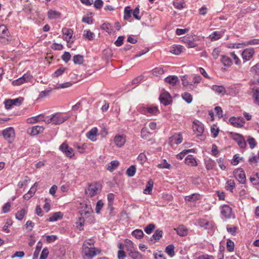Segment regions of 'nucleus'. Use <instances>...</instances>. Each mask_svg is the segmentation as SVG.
<instances>
[{
	"instance_id": "obj_44",
	"label": "nucleus",
	"mask_w": 259,
	"mask_h": 259,
	"mask_svg": "<svg viewBox=\"0 0 259 259\" xmlns=\"http://www.w3.org/2000/svg\"><path fill=\"white\" fill-rule=\"evenodd\" d=\"M132 234L137 239H141L144 236V233L141 230L136 229L132 232Z\"/></svg>"
},
{
	"instance_id": "obj_12",
	"label": "nucleus",
	"mask_w": 259,
	"mask_h": 259,
	"mask_svg": "<svg viewBox=\"0 0 259 259\" xmlns=\"http://www.w3.org/2000/svg\"><path fill=\"white\" fill-rule=\"evenodd\" d=\"M68 118L67 116H63L60 113H56L52 116L53 122L55 124H60L63 123Z\"/></svg>"
},
{
	"instance_id": "obj_5",
	"label": "nucleus",
	"mask_w": 259,
	"mask_h": 259,
	"mask_svg": "<svg viewBox=\"0 0 259 259\" xmlns=\"http://www.w3.org/2000/svg\"><path fill=\"white\" fill-rule=\"evenodd\" d=\"M159 99L160 103L164 106L168 105L172 102L170 94L165 91H163L160 93Z\"/></svg>"
},
{
	"instance_id": "obj_58",
	"label": "nucleus",
	"mask_w": 259,
	"mask_h": 259,
	"mask_svg": "<svg viewBox=\"0 0 259 259\" xmlns=\"http://www.w3.org/2000/svg\"><path fill=\"white\" fill-rule=\"evenodd\" d=\"M147 159L146 156L144 153H140L138 157V160L140 162L141 164H143Z\"/></svg>"
},
{
	"instance_id": "obj_57",
	"label": "nucleus",
	"mask_w": 259,
	"mask_h": 259,
	"mask_svg": "<svg viewBox=\"0 0 259 259\" xmlns=\"http://www.w3.org/2000/svg\"><path fill=\"white\" fill-rule=\"evenodd\" d=\"M103 206V203L101 200H99L96 206L95 210L97 213H99L101 209Z\"/></svg>"
},
{
	"instance_id": "obj_17",
	"label": "nucleus",
	"mask_w": 259,
	"mask_h": 259,
	"mask_svg": "<svg viewBox=\"0 0 259 259\" xmlns=\"http://www.w3.org/2000/svg\"><path fill=\"white\" fill-rule=\"evenodd\" d=\"M232 208L228 205H224L221 209V214L226 218H230L232 214Z\"/></svg>"
},
{
	"instance_id": "obj_33",
	"label": "nucleus",
	"mask_w": 259,
	"mask_h": 259,
	"mask_svg": "<svg viewBox=\"0 0 259 259\" xmlns=\"http://www.w3.org/2000/svg\"><path fill=\"white\" fill-rule=\"evenodd\" d=\"M221 62L224 66L228 67L231 66L232 64V62L231 58L225 55L222 56Z\"/></svg>"
},
{
	"instance_id": "obj_6",
	"label": "nucleus",
	"mask_w": 259,
	"mask_h": 259,
	"mask_svg": "<svg viewBox=\"0 0 259 259\" xmlns=\"http://www.w3.org/2000/svg\"><path fill=\"white\" fill-rule=\"evenodd\" d=\"M32 79V76L29 73H25L22 77L12 81L13 85H20L24 82L30 81Z\"/></svg>"
},
{
	"instance_id": "obj_54",
	"label": "nucleus",
	"mask_w": 259,
	"mask_h": 259,
	"mask_svg": "<svg viewBox=\"0 0 259 259\" xmlns=\"http://www.w3.org/2000/svg\"><path fill=\"white\" fill-rule=\"evenodd\" d=\"M247 142L251 149L254 148L256 145L255 139L252 137H248Z\"/></svg>"
},
{
	"instance_id": "obj_16",
	"label": "nucleus",
	"mask_w": 259,
	"mask_h": 259,
	"mask_svg": "<svg viewBox=\"0 0 259 259\" xmlns=\"http://www.w3.org/2000/svg\"><path fill=\"white\" fill-rule=\"evenodd\" d=\"M233 139L237 143L238 146L241 148H244L246 146V142L244 138L240 135L237 134L234 137Z\"/></svg>"
},
{
	"instance_id": "obj_10",
	"label": "nucleus",
	"mask_w": 259,
	"mask_h": 259,
	"mask_svg": "<svg viewBox=\"0 0 259 259\" xmlns=\"http://www.w3.org/2000/svg\"><path fill=\"white\" fill-rule=\"evenodd\" d=\"M229 121L233 126L236 127H241L243 126L245 124V121L241 117H231L229 119Z\"/></svg>"
},
{
	"instance_id": "obj_62",
	"label": "nucleus",
	"mask_w": 259,
	"mask_h": 259,
	"mask_svg": "<svg viewBox=\"0 0 259 259\" xmlns=\"http://www.w3.org/2000/svg\"><path fill=\"white\" fill-rule=\"evenodd\" d=\"M124 38V37L123 36H119L117 38V40L115 41L114 44L117 47L121 46L122 45V44H123V41Z\"/></svg>"
},
{
	"instance_id": "obj_9",
	"label": "nucleus",
	"mask_w": 259,
	"mask_h": 259,
	"mask_svg": "<svg viewBox=\"0 0 259 259\" xmlns=\"http://www.w3.org/2000/svg\"><path fill=\"white\" fill-rule=\"evenodd\" d=\"M10 33L5 25L0 26V38L3 40V42H7L9 41Z\"/></svg>"
},
{
	"instance_id": "obj_4",
	"label": "nucleus",
	"mask_w": 259,
	"mask_h": 259,
	"mask_svg": "<svg viewBox=\"0 0 259 259\" xmlns=\"http://www.w3.org/2000/svg\"><path fill=\"white\" fill-rule=\"evenodd\" d=\"M233 175L239 183L241 184H245L246 183V175L242 168L235 169L233 171Z\"/></svg>"
},
{
	"instance_id": "obj_52",
	"label": "nucleus",
	"mask_w": 259,
	"mask_h": 259,
	"mask_svg": "<svg viewBox=\"0 0 259 259\" xmlns=\"http://www.w3.org/2000/svg\"><path fill=\"white\" fill-rule=\"evenodd\" d=\"M155 228V225L153 224H150L145 228L144 230L147 234H150L153 232Z\"/></svg>"
},
{
	"instance_id": "obj_34",
	"label": "nucleus",
	"mask_w": 259,
	"mask_h": 259,
	"mask_svg": "<svg viewBox=\"0 0 259 259\" xmlns=\"http://www.w3.org/2000/svg\"><path fill=\"white\" fill-rule=\"evenodd\" d=\"M63 217V214L61 212H55L53 214V215L49 218L48 221L49 222H55L57 221L59 219H62Z\"/></svg>"
},
{
	"instance_id": "obj_38",
	"label": "nucleus",
	"mask_w": 259,
	"mask_h": 259,
	"mask_svg": "<svg viewBox=\"0 0 259 259\" xmlns=\"http://www.w3.org/2000/svg\"><path fill=\"white\" fill-rule=\"evenodd\" d=\"M132 17V10L130 7H126L124 11V19L129 20Z\"/></svg>"
},
{
	"instance_id": "obj_22",
	"label": "nucleus",
	"mask_w": 259,
	"mask_h": 259,
	"mask_svg": "<svg viewBox=\"0 0 259 259\" xmlns=\"http://www.w3.org/2000/svg\"><path fill=\"white\" fill-rule=\"evenodd\" d=\"M183 141V137L181 133H179L177 135H174L170 138L171 143L176 144H179L182 143Z\"/></svg>"
},
{
	"instance_id": "obj_40",
	"label": "nucleus",
	"mask_w": 259,
	"mask_h": 259,
	"mask_svg": "<svg viewBox=\"0 0 259 259\" xmlns=\"http://www.w3.org/2000/svg\"><path fill=\"white\" fill-rule=\"evenodd\" d=\"M94 36V33L91 32L90 30H84L83 31V36L88 40H93Z\"/></svg>"
},
{
	"instance_id": "obj_20",
	"label": "nucleus",
	"mask_w": 259,
	"mask_h": 259,
	"mask_svg": "<svg viewBox=\"0 0 259 259\" xmlns=\"http://www.w3.org/2000/svg\"><path fill=\"white\" fill-rule=\"evenodd\" d=\"M114 142L118 147H122L125 143V139L124 136L118 135L114 137Z\"/></svg>"
},
{
	"instance_id": "obj_2",
	"label": "nucleus",
	"mask_w": 259,
	"mask_h": 259,
	"mask_svg": "<svg viewBox=\"0 0 259 259\" xmlns=\"http://www.w3.org/2000/svg\"><path fill=\"white\" fill-rule=\"evenodd\" d=\"M2 134L4 139L10 143H12L15 139V130L12 127H9L4 130Z\"/></svg>"
},
{
	"instance_id": "obj_61",
	"label": "nucleus",
	"mask_w": 259,
	"mask_h": 259,
	"mask_svg": "<svg viewBox=\"0 0 259 259\" xmlns=\"http://www.w3.org/2000/svg\"><path fill=\"white\" fill-rule=\"evenodd\" d=\"M139 13L140 10L138 7L136 8L133 12V16L138 20L141 19V17L139 16Z\"/></svg>"
},
{
	"instance_id": "obj_56",
	"label": "nucleus",
	"mask_w": 259,
	"mask_h": 259,
	"mask_svg": "<svg viewBox=\"0 0 259 259\" xmlns=\"http://www.w3.org/2000/svg\"><path fill=\"white\" fill-rule=\"evenodd\" d=\"M163 73L164 70L161 67H157L153 70V73L156 76L162 74Z\"/></svg>"
},
{
	"instance_id": "obj_25",
	"label": "nucleus",
	"mask_w": 259,
	"mask_h": 259,
	"mask_svg": "<svg viewBox=\"0 0 259 259\" xmlns=\"http://www.w3.org/2000/svg\"><path fill=\"white\" fill-rule=\"evenodd\" d=\"M175 230H176L178 235L180 236H185L188 234L187 229L184 225H180Z\"/></svg>"
},
{
	"instance_id": "obj_7",
	"label": "nucleus",
	"mask_w": 259,
	"mask_h": 259,
	"mask_svg": "<svg viewBox=\"0 0 259 259\" xmlns=\"http://www.w3.org/2000/svg\"><path fill=\"white\" fill-rule=\"evenodd\" d=\"M59 150L64 153L68 157L71 158L74 156V152L72 148L69 147L66 142L63 143L60 146Z\"/></svg>"
},
{
	"instance_id": "obj_47",
	"label": "nucleus",
	"mask_w": 259,
	"mask_h": 259,
	"mask_svg": "<svg viewBox=\"0 0 259 259\" xmlns=\"http://www.w3.org/2000/svg\"><path fill=\"white\" fill-rule=\"evenodd\" d=\"M222 36V34L219 31H214L212 33H211L209 37L211 38V40H216L221 38Z\"/></svg>"
},
{
	"instance_id": "obj_8",
	"label": "nucleus",
	"mask_w": 259,
	"mask_h": 259,
	"mask_svg": "<svg viewBox=\"0 0 259 259\" xmlns=\"http://www.w3.org/2000/svg\"><path fill=\"white\" fill-rule=\"evenodd\" d=\"M140 112L145 114L156 115L159 110L156 106H149L141 108Z\"/></svg>"
},
{
	"instance_id": "obj_43",
	"label": "nucleus",
	"mask_w": 259,
	"mask_h": 259,
	"mask_svg": "<svg viewBox=\"0 0 259 259\" xmlns=\"http://www.w3.org/2000/svg\"><path fill=\"white\" fill-rule=\"evenodd\" d=\"M136 171V166L131 165L126 169V174L128 177H132L135 175Z\"/></svg>"
},
{
	"instance_id": "obj_32",
	"label": "nucleus",
	"mask_w": 259,
	"mask_h": 259,
	"mask_svg": "<svg viewBox=\"0 0 259 259\" xmlns=\"http://www.w3.org/2000/svg\"><path fill=\"white\" fill-rule=\"evenodd\" d=\"M27 210L25 208H23L20 210L17 211L15 214L16 219L18 220H22L24 217L27 214Z\"/></svg>"
},
{
	"instance_id": "obj_24",
	"label": "nucleus",
	"mask_w": 259,
	"mask_h": 259,
	"mask_svg": "<svg viewBox=\"0 0 259 259\" xmlns=\"http://www.w3.org/2000/svg\"><path fill=\"white\" fill-rule=\"evenodd\" d=\"M62 33L64 35H66L67 37L66 39L68 42L70 41L73 35V30L71 29L67 28H63L62 30Z\"/></svg>"
},
{
	"instance_id": "obj_21",
	"label": "nucleus",
	"mask_w": 259,
	"mask_h": 259,
	"mask_svg": "<svg viewBox=\"0 0 259 259\" xmlns=\"http://www.w3.org/2000/svg\"><path fill=\"white\" fill-rule=\"evenodd\" d=\"M44 130V128L41 126H34L31 129L29 134L31 136H34L41 133Z\"/></svg>"
},
{
	"instance_id": "obj_26",
	"label": "nucleus",
	"mask_w": 259,
	"mask_h": 259,
	"mask_svg": "<svg viewBox=\"0 0 259 259\" xmlns=\"http://www.w3.org/2000/svg\"><path fill=\"white\" fill-rule=\"evenodd\" d=\"M204 164L205 167L207 170L212 169L215 165V161L210 158L205 159Z\"/></svg>"
},
{
	"instance_id": "obj_39",
	"label": "nucleus",
	"mask_w": 259,
	"mask_h": 259,
	"mask_svg": "<svg viewBox=\"0 0 259 259\" xmlns=\"http://www.w3.org/2000/svg\"><path fill=\"white\" fill-rule=\"evenodd\" d=\"M73 61L75 64H81L83 63V57L80 55H76L73 57Z\"/></svg>"
},
{
	"instance_id": "obj_30",
	"label": "nucleus",
	"mask_w": 259,
	"mask_h": 259,
	"mask_svg": "<svg viewBox=\"0 0 259 259\" xmlns=\"http://www.w3.org/2000/svg\"><path fill=\"white\" fill-rule=\"evenodd\" d=\"M153 186V182L150 180L147 183L146 187L144 190V193L145 194H151Z\"/></svg>"
},
{
	"instance_id": "obj_51",
	"label": "nucleus",
	"mask_w": 259,
	"mask_h": 259,
	"mask_svg": "<svg viewBox=\"0 0 259 259\" xmlns=\"http://www.w3.org/2000/svg\"><path fill=\"white\" fill-rule=\"evenodd\" d=\"M157 167L160 168L169 169L170 167V164L168 163L165 159H163L161 163L157 165Z\"/></svg>"
},
{
	"instance_id": "obj_19",
	"label": "nucleus",
	"mask_w": 259,
	"mask_h": 259,
	"mask_svg": "<svg viewBox=\"0 0 259 259\" xmlns=\"http://www.w3.org/2000/svg\"><path fill=\"white\" fill-rule=\"evenodd\" d=\"M166 82L171 84L172 86L176 85L179 82L178 77L176 75H169L165 78Z\"/></svg>"
},
{
	"instance_id": "obj_41",
	"label": "nucleus",
	"mask_w": 259,
	"mask_h": 259,
	"mask_svg": "<svg viewBox=\"0 0 259 259\" xmlns=\"http://www.w3.org/2000/svg\"><path fill=\"white\" fill-rule=\"evenodd\" d=\"M175 247L172 244L168 245L165 248V252L171 257L174 256L175 253L174 251Z\"/></svg>"
},
{
	"instance_id": "obj_46",
	"label": "nucleus",
	"mask_w": 259,
	"mask_h": 259,
	"mask_svg": "<svg viewBox=\"0 0 259 259\" xmlns=\"http://www.w3.org/2000/svg\"><path fill=\"white\" fill-rule=\"evenodd\" d=\"M182 97L188 103H190L192 101V96L188 92H185L183 94Z\"/></svg>"
},
{
	"instance_id": "obj_48",
	"label": "nucleus",
	"mask_w": 259,
	"mask_h": 259,
	"mask_svg": "<svg viewBox=\"0 0 259 259\" xmlns=\"http://www.w3.org/2000/svg\"><path fill=\"white\" fill-rule=\"evenodd\" d=\"M226 246H227V249L229 251L232 252V251H233L234 250V246H235L234 245V243L231 240H230V239H228L227 240Z\"/></svg>"
},
{
	"instance_id": "obj_29",
	"label": "nucleus",
	"mask_w": 259,
	"mask_h": 259,
	"mask_svg": "<svg viewBox=\"0 0 259 259\" xmlns=\"http://www.w3.org/2000/svg\"><path fill=\"white\" fill-rule=\"evenodd\" d=\"M128 251H129V255L133 259H142V255L138 251L132 249L128 250Z\"/></svg>"
},
{
	"instance_id": "obj_42",
	"label": "nucleus",
	"mask_w": 259,
	"mask_h": 259,
	"mask_svg": "<svg viewBox=\"0 0 259 259\" xmlns=\"http://www.w3.org/2000/svg\"><path fill=\"white\" fill-rule=\"evenodd\" d=\"M253 98L256 104L259 105V89L253 88Z\"/></svg>"
},
{
	"instance_id": "obj_3",
	"label": "nucleus",
	"mask_w": 259,
	"mask_h": 259,
	"mask_svg": "<svg viewBox=\"0 0 259 259\" xmlns=\"http://www.w3.org/2000/svg\"><path fill=\"white\" fill-rule=\"evenodd\" d=\"M100 251L99 250H96L95 248L92 247H89L84 243L82 246V253L84 255L88 258H92L99 253Z\"/></svg>"
},
{
	"instance_id": "obj_23",
	"label": "nucleus",
	"mask_w": 259,
	"mask_h": 259,
	"mask_svg": "<svg viewBox=\"0 0 259 259\" xmlns=\"http://www.w3.org/2000/svg\"><path fill=\"white\" fill-rule=\"evenodd\" d=\"M184 48L183 46L180 45H174L170 48V52L176 55L180 54L183 51Z\"/></svg>"
},
{
	"instance_id": "obj_50",
	"label": "nucleus",
	"mask_w": 259,
	"mask_h": 259,
	"mask_svg": "<svg viewBox=\"0 0 259 259\" xmlns=\"http://www.w3.org/2000/svg\"><path fill=\"white\" fill-rule=\"evenodd\" d=\"M66 68L64 67H61L58 69L53 74V77H58L60 75H62L65 71Z\"/></svg>"
},
{
	"instance_id": "obj_49",
	"label": "nucleus",
	"mask_w": 259,
	"mask_h": 259,
	"mask_svg": "<svg viewBox=\"0 0 259 259\" xmlns=\"http://www.w3.org/2000/svg\"><path fill=\"white\" fill-rule=\"evenodd\" d=\"M141 135L143 139H147L150 137V133L147 128H143L141 130Z\"/></svg>"
},
{
	"instance_id": "obj_15",
	"label": "nucleus",
	"mask_w": 259,
	"mask_h": 259,
	"mask_svg": "<svg viewBox=\"0 0 259 259\" xmlns=\"http://www.w3.org/2000/svg\"><path fill=\"white\" fill-rule=\"evenodd\" d=\"M185 163L186 164L193 167L197 166L198 165L196 158L192 155H189L186 157Z\"/></svg>"
},
{
	"instance_id": "obj_60",
	"label": "nucleus",
	"mask_w": 259,
	"mask_h": 259,
	"mask_svg": "<svg viewBox=\"0 0 259 259\" xmlns=\"http://www.w3.org/2000/svg\"><path fill=\"white\" fill-rule=\"evenodd\" d=\"M108 200V206L111 207L113 204V201L114 199V195L113 193H109L107 196Z\"/></svg>"
},
{
	"instance_id": "obj_13",
	"label": "nucleus",
	"mask_w": 259,
	"mask_h": 259,
	"mask_svg": "<svg viewBox=\"0 0 259 259\" xmlns=\"http://www.w3.org/2000/svg\"><path fill=\"white\" fill-rule=\"evenodd\" d=\"M198 224L206 229H212L214 226V223L212 222L207 221L205 219H200L198 220Z\"/></svg>"
},
{
	"instance_id": "obj_37",
	"label": "nucleus",
	"mask_w": 259,
	"mask_h": 259,
	"mask_svg": "<svg viewBox=\"0 0 259 259\" xmlns=\"http://www.w3.org/2000/svg\"><path fill=\"white\" fill-rule=\"evenodd\" d=\"M163 232L160 230H156L155 233L153 234L151 237V240L153 239L155 240H159L162 236Z\"/></svg>"
},
{
	"instance_id": "obj_1",
	"label": "nucleus",
	"mask_w": 259,
	"mask_h": 259,
	"mask_svg": "<svg viewBox=\"0 0 259 259\" xmlns=\"http://www.w3.org/2000/svg\"><path fill=\"white\" fill-rule=\"evenodd\" d=\"M101 185L98 183L91 184L85 189V194L90 197H92L99 193L101 190Z\"/></svg>"
},
{
	"instance_id": "obj_36",
	"label": "nucleus",
	"mask_w": 259,
	"mask_h": 259,
	"mask_svg": "<svg viewBox=\"0 0 259 259\" xmlns=\"http://www.w3.org/2000/svg\"><path fill=\"white\" fill-rule=\"evenodd\" d=\"M249 180L253 185H259V173L256 172L252 175Z\"/></svg>"
},
{
	"instance_id": "obj_31",
	"label": "nucleus",
	"mask_w": 259,
	"mask_h": 259,
	"mask_svg": "<svg viewBox=\"0 0 259 259\" xmlns=\"http://www.w3.org/2000/svg\"><path fill=\"white\" fill-rule=\"evenodd\" d=\"M212 90L218 94H224L226 93L225 88L222 85H213L211 88Z\"/></svg>"
},
{
	"instance_id": "obj_14",
	"label": "nucleus",
	"mask_w": 259,
	"mask_h": 259,
	"mask_svg": "<svg viewBox=\"0 0 259 259\" xmlns=\"http://www.w3.org/2000/svg\"><path fill=\"white\" fill-rule=\"evenodd\" d=\"M254 53V51L252 48H248L244 50L242 53V56L243 60L248 61L252 57Z\"/></svg>"
},
{
	"instance_id": "obj_45",
	"label": "nucleus",
	"mask_w": 259,
	"mask_h": 259,
	"mask_svg": "<svg viewBox=\"0 0 259 259\" xmlns=\"http://www.w3.org/2000/svg\"><path fill=\"white\" fill-rule=\"evenodd\" d=\"M48 15L50 19H56L60 16V14L57 11L51 10L48 11Z\"/></svg>"
},
{
	"instance_id": "obj_64",
	"label": "nucleus",
	"mask_w": 259,
	"mask_h": 259,
	"mask_svg": "<svg viewBox=\"0 0 259 259\" xmlns=\"http://www.w3.org/2000/svg\"><path fill=\"white\" fill-rule=\"evenodd\" d=\"M250 70L251 72H254L256 74L259 75V62L251 67Z\"/></svg>"
},
{
	"instance_id": "obj_63",
	"label": "nucleus",
	"mask_w": 259,
	"mask_h": 259,
	"mask_svg": "<svg viewBox=\"0 0 259 259\" xmlns=\"http://www.w3.org/2000/svg\"><path fill=\"white\" fill-rule=\"evenodd\" d=\"M154 256L155 259H165V257L164 256V254L161 251H158L155 253Z\"/></svg>"
},
{
	"instance_id": "obj_28",
	"label": "nucleus",
	"mask_w": 259,
	"mask_h": 259,
	"mask_svg": "<svg viewBox=\"0 0 259 259\" xmlns=\"http://www.w3.org/2000/svg\"><path fill=\"white\" fill-rule=\"evenodd\" d=\"M200 195L196 193L186 196L185 198V201L195 202L200 199Z\"/></svg>"
},
{
	"instance_id": "obj_53",
	"label": "nucleus",
	"mask_w": 259,
	"mask_h": 259,
	"mask_svg": "<svg viewBox=\"0 0 259 259\" xmlns=\"http://www.w3.org/2000/svg\"><path fill=\"white\" fill-rule=\"evenodd\" d=\"M72 85V83L70 82H66L63 83H61L60 84H58V85L55 86L56 89H64L66 88H69L71 87Z\"/></svg>"
},
{
	"instance_id": "obj_35",
	"label": "nucleus",
	"mask_w": 259,
	"mask_h": 259,
	"mask_svg": "<svg viewBox=\"0 0 259 259\" xmlns=\"http://www.w3.org/2000/svg\"><path fill=\"white\" fill-rule=\"evenodd\" d=\"M235 186V181L233 180L230 179L226 182V189L233 192Z\"/></svg>"
},
{
	"instance_id": "obj_18",
	"label": "nucleus",
	"mask_w": 259,
	"mask_h": 259,
	"mask_svg": "<svg viewBox=\"0 0 259 259\" xmlns=\"http://www.w3.org/2000/svg\"><path fill=\"white\" fill-rule=\"evenodd\" d=\"M97 128L96 127H94L86 134V136L92 141L95 142L97 140L96 136L97 135Z\"/></svg>"
},
{
	"instance_id": "obj_27",
	"label": "nucleus",
	"mask_w": 259,
	"mask_h": 259,
	"mask_svg": "<svg viewBox=\"0 0 259 259\" xmlns=\"http://www.w3.org/2000/svg\"><path fill=\"white\" fill-rule=\"evenodd\" d=\"M119 162L117 160L111 161L107 165V169L110 172H112L118 166Z\"/></svg>"
},
{
	"instance_id": "obj_59",
	"label": "nucleus",
	"mask_w": 259,
	"mask_h": 259,
	"mask_svg": "<svg viewBox=\"0 0 259 259\" xmlns=\"http://www.w3.org/2000/svg\"><path fill=\"white\" fill-rule=\"evenodd\" d=\"M71 58V55L68 52H65L62 56V59L65 62H68Z\"/></svg>"
},
{
	"instance_id": "obj_11",
	"label": "nucleus",
	"mask_w": 259,
	"mask_h": 259,
	"mask_svg": "<svg viewBox=\"0 0 259 259\" xmlns=\"http://www.w3.org/2000/svg\"><path fill=\"white\" fill-rule=\"evenodd\" d=\"M193 129L198 136H201L204 132L203 125L198 120L193 121Z\"/></svg>"
},
{
	"instance_id": "obj_55",
	"label": "nucleus",
	"mask_w": 259,
	"mask_h": 259,
	"mask_svg": "<svg viewBox=\"0 0 259 259\" xmlns=\"http://www.w3.org/2000/svg\"><path fill=\"white\" fill-rule=\"evenodd\" d=\"M49 249L47 247H45L41 253L39 259H46L49 254Z\"/></svg>"
}]
</instances>
